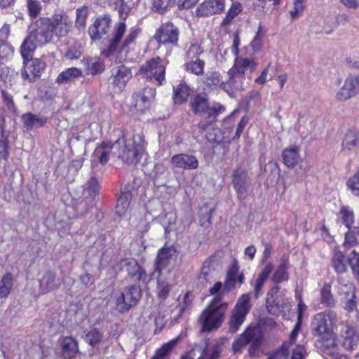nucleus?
<instances>
[{"label":"nucleus","instance_id":"8fccbe9b","mask_svg":"<svg viewBox=\"0 0 359 359\" xmlns=\"http://www.w3.org/2000/svg\"><path fill=\"white\" fill-rule=\"evenodd\" d=\"M357 244H359V226L354 227L346 233L344 243V245L349 247L354 246Z\"/></svg>","mask_w":359,"mask_h":359},{"label":"nucleus","instance_id":"4be33fe9","mask_svg":"<svg viewBox=\"0 0 359 359\" xmlns=\"http://www.w3.org/2000/svg\"><path fill=\"white\" fill-rule=\"evenodd\" d=\"M340 337L342 339V346L345 349L352 351L357 347L359 337L356 334L354 328L348 325H344L341 331Z\"/></svg>","mask_w":359,"mask_h":359},{"label":"nucleus","instance_id":"a211bd4d","mask_svg":"<svg viewBox=\"0 0 359 359\" xmlns=\"http://www.w3.org/2000/svg\"><path fill=\"white\" fill-rule=\"evenodd\" d=\"M359 90V78L356 76L348 77L343 86L336 94V99L339 101H345L354 97Z\"/></svg>","mask_w":359,"mask_h":359},{"label":"nucleus","instance_id":"5701e85b","mask_svg":"<svg viewBox=\"0 0 359 359\" xmlns=\"http://www.w3.org/2000/svg\"><path fill=\"white\" fill-rule=\"evenodd\" d=\"M81 63L87 75L96 76L103 72L105 69L104 62L98 57H84Z\"/></svg>","mask_w":359,"mask_h":359},{"label":"nucleus","instance_id":"20e7f679","mask_svg":"<svg viewBox=\"0 0 359 359\" xmlns=\"http://www.w3.org/2000/svg\"><path fill=\"white\" fill-rule=\"evenodd\" d=\"M228 304L222 302L221 294L214 297L208 306L199 317L198 321L203 332L217 329L222 324Z\"/></svg>","mask_w":359,"mask_h":359},{"label":"nucleus","instance_id":"4468645a","mask_svg":"<svg viewBox=\"0 0 359 359\" xmlns=\"http://www.w3.org/2000/svg\"><path fill=\"white\" fill-rule=\"evenodd\" d=\"M154 38L161 43L176 44L179 38V30L172 23H165L157 29Z\"/></svg>","mask_w":359,"mask_h":359},{"label":"nucleus","instance_id":"473e14b6","mask_svg":"<svg viewBox=\"0 0 359 359\" xmlns=\"http://www.w3.org/2000/svg\"><path fill=\"white\" fill-rule=\"evenodd\" d=\"M62 352L65 358H72L79 351L77 341L71 337H66L62 341Z\"/></svg>","mask_w":359,"mask_h":359},{"label":"nucleus","instance_id":"5fc2aeb1","mask_svg":"<svg viewBox=\"0 0 359 359\" xmlns=\"http://www.w3.org/2000/svg\"><path fill=\"white\" fill-rule=\"evenodd\" d=\"M13 48L6 42H0V65L8 61L13 56Z\"/></svg>","mask_w":359,"mask_h":359},{"label":"nucleus","instance_id":"bb28decb","mask_svg":"<svg viewBox=\"0 0 359 359\" xmlns=\"http://www.w3.org/2000/svg\"><path fill=\"white\" fill-rule=\"evenodd\" d=\"M284 164L288 168L295 167L300 160L299 148L292 146L285 149L282 154Z\"/></svg>","mask_w":359,"mask_h":359},{"label":"nucleus","instance_id":"37998d69","mask_svg":"<svg viewBox=\"0 0 359 359\" xmlns=\"http://www.w3.org/2000/svg\"><path fill=\"white\" fill-rule=\"evenodd\" d=\"M170 283L163 278H159L157 282V295L159 299H165L170 291Z\"/></svg>","mask_w":359,"mask_h":359},{"label":"nucleus","instance_id":"c756f323","mask_svg":"<svg viewBox=\"0 0 359 359\" xmlns=\"http://www.w3.org/2000/svg\"><path fill=\"white\" fill-rule=\"evenodd\" d=\"M229 78V76H228ZM205 83L207 85L212 87H220L229 94H230L234 88L229 85V79L226 82L222 79V77L219 73L214 72L208 74Z\"/></svg>","mask_w":359,"mask_h":359},{"label":"nucleus","instance_id":"a19ab883","mask_svg":"<svg viewBox=\"0 0 359 359\" xmlns=\"http://www.w3.org/2000/svg\"><path fill=\"white\" fill-rule=\"evenodd\" d=\"M100 184L95 177L89 179L88 182L84 185L83 195L86 198H94L100 190Z\"/></svg>","mask_w":359,"mask_h":359},{"label":"nucleus","instance_id":"e433bc0d","mask_svg":"<svg viewBox=\"0 0 359 359\" xmlns=\"http://www.w3.org/2000/svg\"><path fill=\"white\" fill-rule=\"evenodd\" d=\"M216 263L212 257H209L204 262L202 266L199 278L209 281L214 277Z\"/></svg>","mask_w":359,"mask_h":359},{"label":"nucleus","instance_id":"de8ad7c7","mask_svg":"<svg viewBox=\"0 0 359 359\" xmlns=\"http://www.w3.org/2000/svg\"><path fill=\"white\" fill-rule=\"evenodd\" d=\"M82 47L78 42L69 43L65 57L70 60H76L82 55Z\"/></svg>","mask_w":359,"mask_h":359},{"label":"nucleus","instance_id":"69168bd1","mask_svg":"<svg viewBox=\"0 0 359 359\" xmlns=\"http://www.w3.org/2000/svg\"><path fill=\"white\" fill-rule=\"evenodd\" d=\"M175 0H154V8L160 13H163L165 10L174 5Z\"/></svg>","mask_w":359,"mask_h":359},{"label":"nucleus","instance_id":"ddd939ff","mask_svg":"<svg viewBox=\"0 0 359 359\" xmlns=\"http://www.w3.org/2000/svg\"><path fill=\"white\" fill-rule=\"evenodd\" d=\"M119 144L117 140L114 143L102 142L95 148L93 154V161L106 164L111 158L116 157Z\"/></svg>","mask_w":359,"mask_h":359},{"label":"nucleus","instance_id":"412c9836","mask_svg":"<svg viewBox=\"0 0 359 359\" xmlns=\"http://www.w3.org/2000/svg\"><path fill=\"white\" fill-rule=\"evenodd\" d=\"M110 22L111 18L109 15L98 18L94 24L89 27L88 32L90 37L94 40L100 39L107 33Z\"/></svg>","mask_w":359,"mask_h":359},{"label":"nucleus","instance_id":"4d7b16f0","mask_svg":"<svg viewBox=\"0 0 359 359\" xmlns=\"http://www.w3.org/2000/svg\"><path fill=\"white\" fill-rule=\"evenodd\" d=\"M341 286L339 288V292L342 297L343 299L354 297L355 296V290L353 285L351 283L346 284L341 283Z\"/></svg>","mask_w":359,"mask_h":359},{"label":"nucleus","instance_id":"c9c22d12","mask_svg":"<svg viewBox=\"0 0 359 359\" xmlns=\"http://www.w3.org/2000/svg\"><path fill=\"white\" fill-rule=\"evenodd\" d=\"M193 111L201 116L208 114L209 106L205 96L197 95L191 103Z\"/></svg>","mask_w":359,"mask_h":359},{"label":"nucleus","instance_id":"2f4dec72","mask_svg":"<svg viewBox=\"0 0 359 359\" xmlns=\"http://www.w3.org/2000/svg\"><path fill=\"white\" fill-rule=\"evenodd\" d=\"M233 184L237 193L241 196L245 194L247 188V175L245 172L237 168L233 174Z\"/></svg>","mask_w":359,"mask_h":359},{"label":"nucleus","instance_id":"6ab92c4d","mask_svg":"<svg viewBox=\"0 0 359 359\" xmlns=\"http://www.w3.org/2000/svg\"><path fill=\"white\" fill-rule=\"evenodd\" d=\"M170 164L175 168L195 170L198 167V161L194 156L179 154L171 158Z\"/></svg>","mask_w":359,"mask_h":359},{"label":"nucleus","instance_id":"052dcab7","mask_svg":"<svg viewBox=\"0 0 359 359\" xmlns=\"http://www.w3.org/2000/svg\"><path fill=\"white\" fill-rule=\"evenodd\" d=\"M346 186L353 195L359 196V171L347 180Z\"/></svg>","mask_w":359,"mask_h":359},{"label":"nucleus","instance_id":"6e6d98bb","mask_svg":"<svg viewBox=\"0 0 359 359\" xmlns=\"http://www.w3.org/2000/svg\"><path fill=\"white\" fill-rule=\"evenodd\" d=\"M289 347L284 343L280 347L273 351L266 359H288Z\"/></svg>","mask_w":359,"mask_h":359},{"label":"nucleus","instance_id":"774afa93","mask_svg":"<svg viewBox=\"0 0 359 359\" xmlns=\"http://www.w3.org/2000/svg\"><path fill=\"white\" fill-rule=\"evenodd\" d=\"M349 265L355 275H359V254L353 250L348 259Z\"/></svg>","mask_w":359,"mask_h":359},{"label":"nucleus","instance_id":"b1692460","mask_svg":"<svg viewBox=\"0 0 359 359\" xmlns=\"http://www.w3.org/2000/svg\"><path fill=\"white\" fill-rule=\"evenodd\" d=\"M174 252L172 248H163L159 250L155 263V271L152 274L154 277L158 278L161 275L162 269L168 264Z\"/></svg>","mask_w":359,"mask_h":359},{"label":"nucleus","instance_id":"603ef678","mask_svg":"<svg viewBox=\"0 0 359 359\" xmlns=\"http://www.w3.org/2000/svg\"><path fill=\"white\" fill-rule=\"evenodd\" d=\"M88 15V9L83 6L76 10V26L80 29L85 27L86 18Z\"/></svg>","mask_w":359,"mask_h":359},{"label":"nucleus","instance_id":"f03ea898","mask_svg":"<svg viewBox=\"0 0 359 359\" xmlns=\"http://www.w3.org/2000/svg\"><path fill=\"white\" fill-rule=\"evenodd\" d=\"M50 27V20L47 18H40L32 22L29 27V34L20 46V53L27 56L37 46L50 43L54 36Z\"/></svg>","mask_w":359,"mask_h":359},{"label":"nucleus","instance_id":"bf43d9fd","mask_svg":"<svg viewBox=\"0 0 359 359\" xmlns=\"http://www.w3.org/2000/svg\"><path fill=\"white\" fill-rule=\"evenodd\" d=\"M340 214L341 215L343 223L349 229L354 222V214L353 210L346 206H343L341 208Z\"/></svg>","mask_w":359,"mask_h":359},{"label":"nucleus","instance_id":"7ed1b4c3","mask_svg":"<svg viewBox=\"0 0 359 359\" xmlns=\"http://www.w3.org/2000/svg\"><path fill=\"white\" fill-rule=\"evenodd\" d=\"M126 25L123 22L116 23L109 39L108 47L102 52L105 57H109L114 53H127L129 48L135 43L139 34V29L132 28L126 35Z\"/></svg>","mask_w":359,"mask_h":359},{"label":"nucleus","instance_id":"0e129e2a","mask_svg":"<svg viewBox=\"0 0 359 359\" xmlns=\"http://www.w3.org/2000/svg\"><path fill=\"white\" fill-rule=\"evenodd\" d=\"M180 337L172 339L169 342L164 344L156 353L155 355L162 356L165 358V355L172 350V348L177 344Z\"/></svg>","mask_w":359,"mask_h":359},{"label":"nucleus","instance_id":"f257e3e1","mask_svg":"<svg viewBox=\"0 0 359 359\" xmlns=\"http://www.w3.org/2000/svg\"><path fill=\"white\" fill-rule=\"evenodd\" d=\"M337 315L333 311L318 313L312 319L311 330L316 338L315 346L324 355H333L337 349Z\"/></svg>","mask_w":359,"mask_h":359},{"label":"nucleus","instance_id":"2eb2a0df","mask_svg":"<svg viewBox=\"0 0 359 359\" xmlns=\"http://www.w3.org/2000/svg\"><path fill=\"white\" fill-rule=\"evenodd\" d=\"M111 73V84L118 90H122L132 78V72L130 68L123 65L113 67Z\"/></svg>","mask_w":359,"mask_h":359},{"label":"nucleus","instance_id":"9b49d317","mask_svg":"<svg viewBox=\"0 0 359 359\" xmlns=\"http://www.w3.org/2000/svg\"><path fill=\"white\" fill-rule=\"evenodd\" d=\"M142 297L140 287L136 285H131L124 290L116 298V309L121 312L128 311L134 306Z\"/></svg>","mask_w":359,"mask_h":359},{"label":"nucleus","instance_id":"aec40b11","mask_svg":"<svg viewBox=\"0 0 359 359\" xmlns=\"http://www.w3.org/2000/svg\"><path fill=\"white\" fill-rule=\"evenodd\" d=\"M225 8V0H205L196 10L201 16H207L222 12Z\"/></svg>","mask_w":359,"mask_h":359},{"label":"nucleus","instance_id":"4c0bfd02","mask_svg":"<svg viewBox=\"0 0 359 359\" xmlns=\"http://www.w3.org/2000/svg\"><path fill=\"white\" fill-rule=\"evenodd\" d=\"M4 123V118H0V155L4 160L7 161L9 156L8 140V135L5 131Z\"/></svg>","mask_w":359,"mask_h":359},{"label":"nucleus","instance_id":"f704fd0d","mask_svg":"<svg viewBox=\"0 0 359 359\" xmlns=\"http://www.w3.org/2000/svg\"><path fill=\"white\" fill-rule=\"evenodd\" d=\"M191 95V89L184 83H180L173 88V100L175 104L185 102Z\"/></svg>","mask_w":359,"mask_h":359},{"label":"nucleus","instance_id":"cd10ccee","mask_svg":"<svg viewBox=\"0 0 359 359\" xmlns=\"http://www.w3.org/2000/svg\"><path fill=\"white\" fill-rule=\"evenodd\" d=\"M60 282L53 272H47L39 280L40 290L46 293L59 287Z\"/></svg>","mask_w":359,"mask_h":359},{"label":"nucleus","instance_id":"f8f14e48","mask_svg":"<svg viewBox=\"0 0 359 359\" xmlns=\"http://www.w3.org/2000/svg\"><path fill=\"white\" fill-rule=\"evenodd\" d=\"M48 18L53 35L57 37H62L68 34L72 27V20L65 13H55Z\"/></svg>","mask_w":359,"mask_h":359},{"label":"nucleus","instance_id":"1a4fd4ad","mask_svg":"<svg viewBox=\"0 0 359 359\" xmlns=\"http://www.w3.org/2000/svg\"><path fill=\"white\" fill-rule=\"evenodd\" d=\"M139 73L143 77L162 85L165 80V62L159 57L151 58L140 67Z\"/></svg>","mask_w":359,"mask_h":359},{"label":"nucleus","instance_id":"dca6fc26","mask_svg":"<svg viewBox=\"0 0 359 359\" xmlns=\"http://www.w3.org/2000/svg\"><path fill=\"white\" fill-rule=\"evenodd\" d=\"M155 95V89L149 87L144 88L142 92L135 93L133 95L134 103L131 104L130 109L143 113L149 107Z\"/></svg>","mask_w":359,"mask_h":359},{"label":"nucleus","instance_id":"680f3d73","mask_svg":"<svg viewBox=\"0 0 359 359\" xmlns=\"http://www.w3.org/2000/svg\"><path fill=\"white\" fill-rule=\"evenodd\" d=\"M203 52V49L198 43H192L188 48L186 56L187 60H195Z\"/></svg>","mask_w":359,"mask_h":359},{"label":"nucleus","instance_id":"c85d7f7f","mask_svg":"<svg viewBox=\"0 0 359 359\" xmlns=\"http://www.w3.org/2000/svg\"><path fill=\"white\" fill-rule=\"evenodd\" d=\"M255 336V330L252 327H248L233 342L232 348L233 351L235 353L241 352L242 348L254 339Z\"/></svg>","mask_w":359,"mask_h":359},{"label":"nucleus","instance_id":"338daca9","mask_svg":"<svg viewBox=\"0 0 359 359\" xmlns=\"http://www.w3.org/2000/svg\"><path fill=\"white\" fill-rule=\"evenodd\" d=\"M27 4L29 15L36 17L41 10L40 2L38 0H27Z\"/></svg>","mask_w":359,"mask_h":359},{"label":"nucleus","instance_id":"6e6552de","mask_svg":"<svg viewBox=\"0 0 359 359\" xmlns=\"http://www.w3.org/2000/svg\"><path fill=\"white\" fill-rule=\"evenodd\" d=\"M278 287H273L267 294L266 308L269 313L274 316H286L291 308L290 301L285 298Z\"/></svg>","mask_w":359,"mask_h":359},{"label":"nucleus","instance_id":"13d9d810","mask_svg":"<svg viewBox=\"0 0 359 359\" xmlns=\"http://www.w3.org/2000/svg\"><path fill=\"white\" fill-rule=\"evenodd\" d=\"M306 8V0H294L293 8L290 11L292 20L297 19L303 13Z\"/></svg>","mask_w":359,"mask_h":359},{"label":"nucleus","instance_id":"3c124183","mask_svg":"<svg viewBox=\"0 0 359 359\" xmlns=\"http://www.w3.org/2000/svg\"><path fill=\"white\" fill-rule=\"evenodd\" d=\"M264 34L265 32L263 30L262 25H259L256 34L250 43L251 47L255 52H258L262 48Z\"/></svg>","mask_w":359,"mask_h":359},{"label":"nucleus","instance_id":"39448f33","mask_svg":"<svg viewBox=\"0 0 359 359\" xmlns=\"http://www.w3.org/2000/svg\"><path fill=\"white\" fill-rule=\"evenodd\" d=\"M257 63L253 58L236 56L233 66L229 70V85L235 90L243 89L244 75L248 71H254Z\"/></svg>","mask_w":359,"mask_h":359},{"label":"nucleus","instance_id":"393cba45","mask_svg":"<svg viewBox=\"0 0 359 359\" xmlns=\"http://www.w3.org/2000/svg\"><path fill=\"white\" fill-rule=\"evenodd\" d=\"M22 126L27 130L43 126L47 123V118L39 114L26 113L21 116Z\"/></svg>","mask_w":359,"mask_h":359},{"label":"nucleus","instance_id":"49530a36","mask_svg":"<svg viewBox=\"0 0 359 359\" xmlns=\"http://www.w3.org/2000/svg\"><path fill=\"white\" fill-rule=\"evenodd\" d=\"M13 285V277L11 273L6 274L0 281V298L6 297L10 293Z\"/></svg>","mask_w":359,"mask_h":359},{"label":"nucleus","instance_id":"9d476101","mask_svg":"<svg viewBox=\"0 0 359 359\" xmlns=\"http://www.w3.org/2000/svg\"><path fill=\"white\" fill-rule=\"evenodd\" d=\"M34 52L27 56L21 53L23 58L24 68L21 72L23 80L34 82L41 76L46 68V62L39 58H32Z\"/></svg>","mask_w":359,"mask_h":359},{"label":"nucleus","instance_id":"58836bf2","mask_svg":"<svg viewBox=\"0 0 359 359\" xmlns=\"http://www.w3.org/2000/svg\"><path fill=\"white\" fill-rule=\"evenodd\" d=\"M184 69L191 74L199 76L204 72L205 62L199 58L189 60L184 65Z\"/></svg>","mask_w":359,"mask_h":359},{"label":"nucleus","instance_id":"e2e57ef3","mask_svg":"<svg viewBox=\"0 0 359 359\" xmlns=\"http://www.w3.org/2000/svg\"><path fill=\"white\" fill-rule=\"evenodd\" d=\"M116 8L121 18H126L131 8V4L124 0H114Z\"/></svg>","mask_w":359,"mask_h":359},{"label":"nucleus","instance_id":"09e8293b","mask_svg":"<svg viewBox=\"0 0 359 359\" xmlns=\"http://www.w3.org/2000/svg\"><path fill=\"white\" fill-rule=\"evenodd\" d=\"M333 266L337 273H344L347 269L345 257L342 252H336L333 257Z\"/></svg>","mask_w":359,"mask_h":359},{"label":"nucleus","instance_id":"423d86ee","mask_svg":"<svg viewBox=\"0 0 359 359\" xmlns=\"http://www.w3.org/2000/svg\"><path fill=\"white\" fill-rule=\"evenodd\" d=\"M138 139L139 142L134 138L118 139L117 143L121 144L116 153V158L122 159L128 164L137 163L144 152V145L141 143L140 137Z\"/></svg>","mask_w":359,"mask_h":359},{"label":"nucleus","instance_id":"0eeeda50","mask_svg":"<svg viewBox=\"0 0 359 359\" xmlns=\"http://www.w3.org/2000/svg\"><path fill=\"white\" fill-rule=\"evenodd\" d=\"M250 299V294L248 293L242 294L237 300L231 312L228 323L229 332L232 333L237 332L245 320L246 316L252 308Z\"/></svg>","mask_w":359,"mask_h":359},{"label":"nucleus","instance_id":"a878e982","mask_svg":"<svg viewBox=\"0 0 359 359\" xmlns=\"http://www.w3.org/2000/svg\"><path fill=\"white\" fill-rule=\"evenodd\" d=\"M83 76V74L81 69L69 67L59 74L56 79V83L58 84L69 83Z\"/></svg>","mask_w":359,"mask_h":359},{"label":"nucleus","instance_id":"a18cd8bd","mask_svg":"<svg viewBox=\"0 0 359 359\" xmlns=\"http://www.w3.org/2000/svg\"><path fill=\"white\" fill-rule=\"evenodd\" d=\"M321 303L327 307L334 306L335 301L331 292V286L325 284L321 289Z\"/></svg>","mask_w":359,"mask_h":359},{"label":"nucleus","instance_id":"72a5a7b5","mask_svg":"<svg viewBox=\"0 0 359 359\" xmlns=\"http://www.w3.org/2000/svg\"><path fill=\"white\" fill-rule=\"evenodd\" d=\"M359 147V131L348 130L342 142V151H351Z\"/></svg>","mask_w":359,"mask_h":359},{"label":"nucleus","instance_id":"ea45409f","mask_svg":"<svg viewBox=\"0 0 359 359\" xmlns=\"http://www.w3.org/2000/svg\"><path fill=\"white\" fill-rule=\"evenodd\" d=\"M131 199L130 192H124L118 198L117 204L116 206V212L119 216L125 215L126 212Z\"/></svg>","mask_w":359,"mask_h":359},{"label":"nucleus","instance_id":"7c9ffc66","mask_svg":"<svg viewBox=\"0 0 359 359\" xmlns=\"http://www.w3.org/2000/svg\"><path fill=\"white\" fill-rule=\"evenodd\" d=\"M200 132L204 137L210 142H219L220 130L215 128L210 123H201L199 124Z\"/></svg>","mask_w":359,"mask_h":359},{"label":"nucleus","instance_id":"f3484780","mask_svg":"<svg viewBox=\"0 0 359 359\" xmlns=\"http://www.w3.org/2000/svg\"><path fill=\"white\" fill-rule=\"evenodd\" d=\"M119 267L121 271H126L130 277H135L139 281H145L147 273L138 262L133 258H126L119 262Z\"/></svg>","mask_w":359,"mask_h":359},{"label":"nucleus","instance_id":"79ce46f5","mask_svg":"<svg viewBox=\"0 0 359 359\" xmlns=\"http://www.w3.org/2000/svg\"><path fill=\"white\" fill-rule=\"evenodd\" d=\"M242 11V6L238 1L233 2L228 10L225 18L223 19L222 25L226 26L230 24L233 19L237 16Z\"/></svg>","mask_w":359,"mask_h":359},{"label":"nucleus","instance_id":"864d4df0","mask_svg":"<svg viewBox=\"0 0 359 359\" xmlns=\"http://www.w3.org/2000/svg\"><path fill=\"white\" fill-rule=\"evenodd\" d=\"M102 334L96 329L88 332L84 337L85 341L92 346L97 345L102 340Z\"/></svg>","mask_w":359,"mask_h":359},{"label":"nucleus","instance_id":"c03bdc74","mask_svg":"<svg viewBox=\"0 0 359 359\" xmlns=\"http://www.w3.org/2000/svg\"><path fill=\"white\" fill-rule=\"evenodd\" d=\"M271 279L275 283H279L288 279L287 264L285 261H283L276 269Z\"/></svg>","mask_w":359,"mask_h":359}]
</instances>
